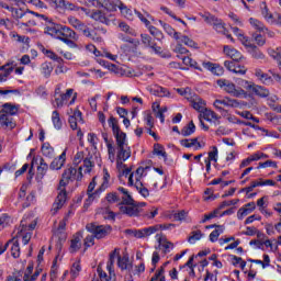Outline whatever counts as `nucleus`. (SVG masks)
I'll return each mask as SVG.
<instances>
[{
  "label": "nucleus",
  "instance_id": "f257e3e1",
  "mask_svg": "<svg viewBox=\"0 0 281 281\" xmlns=\"http://www.w3.org/2000/svg\"><path fill=\"white\" fill-rule=\"evenodd\" d=\"M82 179V167H79L76 169V167H68L67 169L64 170L61 175V179L59 180V186H58V195L55 200V203L53 204V212L56 214L58 210L67 203V186H69L70 182L74 181H80Z\"/></svg>",
  "mask_w": 281,
  "mask_h": 281
},
{
  "label": "nucleus",
  "instance_id": "f03ea898",
  "mask_svg": "<svg viewBox=\"0 0 281 281\" xmlns=\"http://www.w3.org/2000/svg\"><path fill=\"white\" fill-rule=\"evenodd\" d=\"M98 1L99 3H101L102 8H105V10H110V12H115L119 9L122 16H124V19H127V21L135 20V14L137 11L128 8L121 0H115L113 2L109 0H98Z\"/></svg>",
  "mask_w": 281,
  "mask_h": 281
},
{
  "label": "nucleus",
  "instance_id": "7ed1b4c3",
  "mask_svg": "<svg viewBox=\"0 0 281 281\" xmlns=\"http://www.w3.org/2000/svg\"><path fill=\"white\" fill-rule=\"evenodd\" d=\"M145 170H150V167H138L135 172L130 175L127 182V186H134L144 199L150 196V191H148V188L144 187V183L142 182V177H144Z\"/></svg>",
  "mask_w": 281,
  "mask_h": 281
},
{
  "label": "nucleus",
  "instance_id": "20e7f679",
  "mask_svg": "<svg viewBox=\"0 0 281 281\" xmlns=\"http://www.w3.org/2000/svg\"><path fill=\"white\" fill-rule=\"evenodd\" d=\"M171 227H175V224H158L142 229H125V234L132 238H148V236L157 234L159 229H170Z\"/></svg>",
  "mask_w": 281,
  "mask_h": 281
},
{
  "label": "nucleus",
  "instance_id": "39448f33",
  "mask_svg": "<svg viewBox=\"0 0 281 281\" xmlns=\"http://www.w3.org/2000/svg\"><path fill=\"white\" fill-rule=\"evenodd\" d=\"M119 29L121 30V32H124V34H126L119 35V38L123 41V43H130L131 45H134V47H138L139 40L131 37L137 36V31H135V29L131 27V25H128L124 21L119 22Z\"/></svg>",
  "mask_w": 281,
  "mask_h": 281
},
{
  "label": "nucleus",
  "instance_id": "423d86ee",
  "mask_svg": "<svg viewBox=\"0 0 281 281\" xmlns=\"http://www.w3.org/2000/svg\"><path fill=\"white\" fill-rule=\"evenodd\" d=\"M216 82L217 87H220L221 89H223V91L229 93L234 98H243V95H247V92L244 89H236V85L227 79H220Z\"/></svg>",
  "mask_w": 281,
  "mask_h": 281
},
{
  "label": "nucleus",
  "instance_id": "0eeeda50",
  "mask_svg": "<svg viewBox=\"0 0 281 281\" xmlns=\"http://www.w3.org/2000/svg\"><path fill=\"white\" fill-rule=\"evenodd\" d=\"M87 232H90L97 238L98 240H101V238H106L109 234L113 231V228L110 225H98L94 223L87 224L86 226Z\"/></svg>",
  "mask_w": 281,
  "mask_h": 281
},
{
  "label": "nucleus",
  "instance_id": "6e6552de",
  "mask_svg": "<svg viewBox=\"0 0 281 281\" xmlns=\"http://www.w3.org/2000/svg\"><path fill=\"white\" fill-rule=\"evenodd\" d=\"M119 210L121 214H125L126 216H139V213L142 212V210H138L135 205L133 196H127L124 202H120Z\"/></svg>",
  "mask_w": 281,
  "mask_h": 281
},
{
  "label": "nucleus",
  "instance_id": "1a4fd4ad",
  "mask_svg": "<svg viewBox=\"0 0 281 281\" xmlns=\"http://www.w3.org/2000/svg\"><path fill=\"white\" fill-rule=\"evenodd\" d=\"M35 16H41V14L33 12V11H25L22 15V19L18 21L16 25L20 30H25L26 32H32V27L36 25Z\"/></svg>",
  "mask_w": 281,
  "mask_h": 281
},
{
  "label": "nucleus",
  "instance_id": "9d476101",
  "mask_svg": "<svg viewBox=\"0 0 281 281\" xmlns=\"http://www.w3.org/2000/svg\"><path fill=\"white\" fill-rule=\"evenodd\" d=\"M203 19L205 23H207L209 25H212L213 30H215V32H217L218 34H227V29L225 27V22H223V20L210 13L203 15Z\"/></svg>",
  "mask_w": 281,
  "mask_h": 281
},
{
  "label": "nucleus",
  "instance_id": "9b49d317",
  "mask_svg": "<svg viewBox=\"0 0 281 281\" xmlns=\"http://www.w3.org/2000/svg\"><path fill=\"white\" fill-rule=\"evenodd\" d=\"M116 166L117 168H126V165H124V161H127V159H131V147L128 145H123L121 147H116Z\"/></svg>",
  "mask_w": 281,
  "mask_h": 281
},
{
  "label": "nucleus",
  "instance_id": "f8f14e48",
  "mask_svg": "<svg viewBox=\"0 0 281 281\" xmlns=\"http://www.w3.org/2000/svg\"><path fill=\"white\" fill-rule=\"evenodd\" d=\"M65 38H71V41H78V34L70 27L66 25H59V36L58 40L65 42Z\"/></svg>",
  "mask_w": 281,
  "mask_h": 281
},
{
  "label": "nucleus",
  "instance_id": "ddd939ff",
  "mask_svg": "<svg viewBox=\"0 0 281 281\" xmlns=\"http://www.w3.org/2000/svg\"><path fill=\"white\" fill-rule=\"evenodd\" d=\"M199 117H203L204 120H206V122H211L213 126H218V124H221V116H218L216 112L207 110V108L204 109V111L199 115Z\"/></svg>",
  "mask_w": 281,
  "mask_h": 281
},
{
  "label": "nucleus",
  "instance_id": "4468645a",
  "mask_svg": "<svg viewBox=\"0 0 281 281\" xmlns=\"http://www.w3.org/2000/svg\"><path fill=\"white\" fill-rule=\"evenodd\" d=\"M36 225H37L36 220L24 217L20 223L18 234H23V232H34V229H36Z\"/></svg>",
  "mask_w": 281,
  "mask_h": 281
},
{
  "label": "nucleus",
  "instance_id": "2eb2a0df",
  "mask_svg": "<svg viewBox=\"0 0 281 281\" xmlns=\"http://www.w3.org/2000/svg\"><path fill=\"white\" fill-rule=\"evenodd\" d=\"M81 247H82V232H78L72 236L70 240L69 251L70 254H76L77 251H80Z\"/></svg>",
  "mask_w": 281,
  "mask_h": 281
},
{
  "label": "nucleus",
  "instance_id": "dca6fc26",
  "mask_svg": "<svg viewBox=\"0 0 281 281\" xmlns=\"http://www.w3.org/2000/svg\"><path fill=\"white\" fill-rule=\"evenodd\" d=\"M189 102H191V106L198 111L200 114L205 111L206 103L201 97L193 94L189 99Z\"/></svg>",
  "mask_w": 281,
  "mask_h": 281
},
{
  "label": "nucleus",
  "instance_id": "f3484780",
  "mask_svg": "<svg viewBox=\"0 0 281 281\" xmlns=\"http://www.w3.org/2000/svg\"><path fill=\"white\" fill-rule=\"evenodd\" d=\"M181 146H183L184 148H194V150H199L202 147L205 146V144H201V142H199V138H184L182 140H180Z\"/></svg>",
  "mask_w": 281,
  "mask_h": 281
},
{
  "label": "nucleus",
  "instance_id": "a211bd4d",
  "mask_svg": "<svg viewBox=\"0 0 281 281\" xmlns=\"http://www.w3.org/2000/svg\"><path fill=\"white\" fill-rule=\"evenodd\" d=\"M202 65L204 69H207L209 71H211V74H214V76H223V74H225V70L218 64H213L212 61H204Z\"/></svg>",
  "mask_w": 281,
  "mask_h": 281
},
{
  "label": "nucleus",
  "instance_id": "6ab92c4d",
  "mask_svg": "<svg viewBox=\"0 0 281 281\" xmlns=\"http://www.w3.org/2000/svg\"><path fill=\"white\" fill-rule=\"evenodd\" d=\"M65 161H67V151H63L60 156L55 158L50 165L49 169L50 170H60L63 166H65Z\"/></svg>",
  "mask_w": 281,
  "mask_h": 281
},
{
  "label": "nucleus",
  "instance_id": "aec40b11",
  "mask_svg": "<svg viewBox=\"0 0 281 281\" xmlns=\"http://www.w3.org/2000/svg\"><path fill=\"white\" fill-rule=\"evenodd\" d=\"M255 76L262 82V85H273V77H271L269 74H266L260 68L255 69Z\"/></svg>",
  "mask_w": 281,
  "mask_h": 281
},
{
  "label": "nucleus",
  "instance_id": "412c9836",
  "mask_svg": "<svg viewBox=\"0 0 281 281\" xmlns=\"http://www.w3.org/2000/svg\"><path fill=\"white\" fill-rule=\"evenodd\" d=\"M0 125L2 128H8L9 131H12V128L16 127V123H14V119L8 114H1L0 115Z\"/></svg>",
  "mask_w": 281,
  "mask_h": 281
},
{
  "label": "nucleus",
  "instance_id": "4be33fe9",
  "mask_svg": "<svg viewBox=\"0 0 281 281\" xmlns=\"http://www.w3.org/2000/svg\"><path fill=\"white\" fill-rule=\"evenodd\" d=\"M60 10H68L70 12H78L79 10H82L85 12V8H80L76 4H74L72 2H69L67 0H59V4L58 7Z\"/></svg>",
  "mask_w": 281,
  "mask_h": 281
},
{
  "label": "nucleus",
  "instance_id": "5701e85b",
  "mask_svg": "<svg viewBox=\"0 0 281 281\" xmlns=\"http://www.w3.org/2000/svg\"><path fill=\"white\" fill-rule=\"evenodd\" d=\"M224 54L229 56L234 63H238V60L243 59V54H240L236 48H231L229 46H224Z\"/></svg>",
  "mask_w": 281,
  "mask_h": 281
},
{
  "label": "nucleus",
  "instance_id": "b1692460",
  "mask_svg": "<svg viewBox=\"0 0 281 281\" xmlns=\"http://www.w3.org/2000/svg\"><path fill=\"white\" fill-rule=\"evenodd\" d=\"M148 91L151 93V95H157L158 98H168V95H170V91L160 86L148 88Z\"/></svg>",
  "mask_w": 281,
  "mask_h": 281
},
{
  "label": "nucleus",
  "instance_id": "393cba45",
  "mask_svg": "<svg viewBox=\"0 0 281 281\" xmlns=\"http://www.w3.org/2000/svg\"><path fill=\"white\" fill-rule=\"evenodd\" d=\"M44 34H48V36H53V38H58L60 34V24H50L46 26Z\"/></svg>",
  "mask_w": 281,
  "mask_h": 281
},
{
  "label": "nucleus",
  "instance_id": "a878e982",
  "mask_svg": "<svg viewBox=\"0 0 281 281\" xmlns=\"http://www.w3.org/2000/svg\"><path fill=\"white\" fill-rule=\"evenodd\" d=\"M91 19H93V21H99V23H103L104 25H111V20H109L102 11H94Z\"/></svg>",
  "mask_w": 281,
  "mask_h": 281
},
{
  "label": "nucleus",
  "instance_id": "bb28decb",
  "mask_svg": "<svg viewBox=\"0 0 281 281\" xmlns=\"http://www.w3.org/2000/svg\"><path fill=\"white\" fill-rule=\"evenodd\" d=\"M2 113H4V115H16L19 113V105L4 103L2 105Z\"/></svg>",
  "mask_w": 281,
  "mask_h": 281
},
{
  "label": "nucleus",
  "instance_id": "cd10ccee",
  "mask_svg": "<svg viewBox=\"0 0 281 281\" xmlns=\"http://www.w3.org/2000/svg\"><path fill=\"white\" fill-rule=\"evenodd\" d=\"M261 14L268 23H276V18H273V14L269 12V8L266 2H262L261 4Z\"/></svg>",
  "mask_w": 281,
  "mask_h": 281
},
{
  "label": "nucleus",
  "instance_id": "c85d7f7f",
  "mask_svg": "<svg viewBox=\"0 0 281 281\" xmlns=\"http://www.w3.org/2000/svg\"><path fill=\"white\" fill-rule=\"evenodd\" d=\"M68 23H69V25L75 27V30H78L79 32H82L85 30V27L87 26L82 21H80L76 16L68 18Z\"/></svg>",
  "mask_w": 281,
  "mask_h": 281
},
{
  "label": "nucleus",
  "instance_id": "c756f323",
  "mask_svg": "<svg viewBox=\"0 0 281 281\" xmlns=\"http://www.w3.org/2000/svg\"><path fill=\"white\" fill-rule=\"evenodd\" d=\"M195 131H196V126L194 125V122L191 121L187 126H184L181 130L180 135H182V137H190V135H193Z\"/></svg>",
  "mask_w": 281,
  "mask_h": 281
},
{
  "label": "nucleus",
  "instance_id": "7c9ffc66",
  "mask_svg": "<svg viewBox=\"0 0 281 281\" xmlns=\"http://www.w3.org/2000/svg\"><path fill=\"white\" fill-rule=\"evenodd\" d=\"M251 91L255 93V95H259V98H268L269 95V89L262 86L254 85Z\"/></svg>",
  "mask_w": 281,
  "mask_h": 281
},
{
  "label": "nucleus",
  "instance_id": "2f4dec72",
  "mask_svg": "<svg viewBox=\"0 0 281 281\" xmlns=\"http://www.w3.org/2000/svg\"><path fill=\"white\" fill-rule=\"evenodd\" d=\"M160 23H161V25H162L165 32H167V34H168L169 36H173V38H175L176 41H179V40L181 38V33L175 31V29H172V26H170V24L162 23L161 21H160Z\"/></svg>",
  "mask_w": 281,
  "mask_h": 281
},
{
  "label": "nucleus",
  "instance_id": "473e14b6",
  "mask_svg": "<svg viewBox=\"0 0 281 281\" xmlns=\"http://www.w3.org/2000/svg\"><path fill=\"white\" fill-rule=\"evenodd\" d=\"M42 155L48 159H54V147L49 143H44L42 145Z\"/></svg>",
  "mask_w": 281,
  "mask_h": 281
},
{
  "label": "nucleus",
  "instance_id": "72a5a7b5",
  "mask_svg": "<svg viewBox=\"0 0 281 281\" xmlns=\"http://www.w3.org/2000/svg\"><path fill=\"white\" fill-rule=\"evenodd\" d=\"M108 124L110 128H112L113 135L122 132V130L120 128V123L117 122V119H115L113 115L109 117Z\"/></svg>",
  "mask_w": 281,
  "mask_h": 281
},
{
  "label": "nucleus",
  "instance_id": "f704fd0d",
  "mask_svg": "<svg viewBox=\"0 0 281 281\" xmlns=\"http://www.w3.org/2000/svg\"><path fill=\"white\" fill-rule=\"evenodd\" d=\"M182 61H183V65L193 67V69H198V71H203V68L199 66V63H196V60L192 59V57L190 56L182 57Z\"/></svg>",
  "mask_w": 281,
  "mask_h": 281
},
{
  "label": "nucleus",
  "instance_id": "c9c22d12",
  "mask_svg": "<svg viewBox=\"0 0 281 281\" xmlns=\"http://www.w3.org/2000/svg\"><path fill=\"white\" fill-rule=\"evenodd\" d=\"M41 71L44 78H49L52 76V71H54V66L52 65V63H44L41 66Z\"/></svg>",
  "mask_w": 281,
  "mask_h": 281
},
{
  "label": "nucleus",
  "instance_id": "e433bc0d",
  "mask_svg": "<svg viewBox=\"0 0 281 281\" xmlns=\"http://www.w3.org/2000/svg\"><path fill=\"white\" fill-rule=\"evenodd\" d=\"M116 139V146L117 148L121 146H126V133L124 132H116V134H113Z\"/></svg>",
  "mask_w": 281,
  "mask_h": 281
},
{
  "label": "nucleus",
  "instance_id": "4c0bfd02",
  "mask_svg": "<svg viewBox=\"0 0 281 281\" xmlns=\"http://www.w3.org/2000/svg\"><path fill=\"white\" fill-rule=\"evenodd\" d=\"M249 23L255 27V30H258V32H268L267 26L257 19L250 18Z\"/></svg>",
  "mask_w": 281,
  "mask_h": 281
},
{
  "label": "nucleus",
  "instance_id": "58836bf2",
  "mask_svg": "<svg viewBox=\"0 0 281 281\" xmlns=\"http://www.w3.org/2000/svg\"><path fill=\"white\" fill-rule=\"evenodd\" d=\"M52 122L57 131H60L63 128V121L60 120V114L58 113V111L53 112Z\"/></svg>",
  "mask_w": 281,
  "mask_h": 281
},
{
  "label": "nucleus",
  "instance_id": "ea45409f",
  "mask_svg": "<svg viewBox=\"0 0 281 281\" xmlns=\"http://www.w3.org/2000/svg\"><path fill=\"white\" fill-rule=\"evenodd\" d=\"M47 170H49V165L45 162V158H41L40 166L37 167V175H41V177H45V175H47Z\"/></svg>",
  "mask_w": 281,
  "mask_h": 281
},
{
  "label": "nucleus",
  "instance_id": "a19ab883",
  "mask_svg": "<svg viewBox=\"0 0 281 281\" xmlns=\"http://www.w3.org/2000/svg\"><path fill=\"white\" fill-rule=\"evenodd\" d=\"M178 41H180V43H184V45H187L188 47H193L194 49H199V44H196L194 40H191L186 35H180V38Z\"/></svg>",
  "mask_w": 281,
  "mask_h": 281
},
{
  "label": "nucleus",
  "instance_id": "79ce46f5",
  "mask_svg": "<svg viewBox=\"0 0 281 281\" xmlns=\"http://www.w3.org/2000/svg\"><path fill=\"white\" fill-rule=\"evenodd\" d=\"M111 179V175L109 173V170L106 168L103 169V182L101 187L99 188L100 192H104L106 188H109V180Z\"/></svg>",
  "mask_w": 281,
  "mask_h": 281
},
{
  "label": "nucleus",
  "instance_id": "37998d69",
  "mask_svg": "<svg viewBox=\"0 0 281 281\" xmlns=\"http://www.w3.org/2000/svg\"><path fill=\"white\" fill-rule=\"evenodd\" d=\"M201 238H203V233L201 231H193L188 238V243H190V245H194V243H196V240H201Z\"/></svg>",
  "mask_w": 281,
  "mask_h": 281
},
{
  "label": "nucleus",
  "instance_id": "c03bdc74",
  "mask_svg": "<svg viewBox=\"0 0 281 281\" xmlns=\"http://www.w3.org/2000/svg\"><path fill=\"white\" fill-rule=\"evenodd\" d=\"M148 30H149L151 36L156 38V41H164V33H161V31H159V29L150 25L148 27Z\"/></svg>",
  "mask_w": 281,
  "mask_h": 281
},
{
  "label": "nucleus",
  "instance_id": "a18cd8bd",
  "mask_svg": "<svg viewBox=\"0 0 281 281\" xmlns=\"http://www.w3.org/2000/svg\"><path fill=\"white\" fill-rule=\"evenodd\" d=\"M12 71H14V68L7 66L3 69V72H0V82H7L8 78H10V74H12Z\"/></svg>",
  "mask_w": 281,
  "mask_h": 281
},
{
  "label": "nucleus",
  "instance_id": "49530a36",
  "mask_svg": "<svg viewBox=\"0 0 281 281\" xmlns=\"http://www.w3.org/2000/svg\"><path fill=\"white\" fill-rule=\"evenodd\" d=\"M205 161H218V148L216 146H213L212 150L209 151V157L205 159Z\"/></svg>",
  "mask_w": 281,
  "mask_h": 281
},
{
  "label": "nucleus",
  "instance_id": "de8ad7c7",
  "mask_svg": "<svg viewBox=\"0 0 281 281\" xmlns=\"http://www.w3.org/2000/svg\"><path fill=\"white\" fill-rule=\"evenodd\" d=\"M93 166H95L93 162V156H89L83 159V168H86L85 172H91Z\"/></svg>",
  "mask_w": 281,
  "mask_h": 281
},
{
  "label": "nucleus",
  "instance_id": "09e8293b",
  "mask_svg": "<svg viewBox=\"0 0 281 281\" xmlns=\"http://www.w3.org/2000/svg\"><path fill=\"white\" fill-rule=\"evenodd\" d=\"M115 258H117V260H120V250L119 248H115L111 254H110V258L108 261V265L110 268L113 267V265H115Z\"/></svg>",
  "mask_w": 281,
  "mask_h": 281
},
{
  "label": "nucleus",
  "instance_id": "8fccbe9b",
  "mask_svg": "<svg viewBox=\"0 0 281 281\" xmlns=\"http://www.w3.org/2000/svg\"><path fill=\"white\" fill-rule=\"evenodd\" d=\"M138 19L142 21V23H144L147 27L148 25H150V21H148V19H151L150 14H148V12H139V11H136V13Z\"/></svg>",
  "mask_w": 281,
  "mask_h": 281
},
{
  "label": "nucleus",
  "instance_id": "3c124183",
  "mask_svg": "<svg viewBox=\"0 0 281 281\" xmlns=\"http://www.w3.org/2000/svg\"><path fill=\"white\" fill-rule=\"evenodd\" d=\"M100 189L97 190L94 193H90L88 194V199L86 200L83 207L87 210L89 207V205H91L93 203V201L95 200V196H98L100 194Z\"/></svg>",
  "mask_w": 281,
  "mask_h": 281
},
{
  "label": "nucleus",
  "instance_id": "603ef678",
  "mask_svg": "<svg viewBox=\"0 0 281 281\" xmlns=\"http://www.w3.org/2000/svg\"><path fill=\"white\" fill-rule=\"evenodd\" d=\"M117 267H120V269H122V271L126 270V269H131V265L128 263V259L125 257H119L117 260Z\"/></svg>",
  "mask_w": 281,
  "mask_h": 281
},
{
  "label": "nucleus",
  "instance_id": "864d4df0",
  "mask_svg": "<svg viewBox=\"0 0 281 281\" xmlns=\"http://www.w3.org/2000/svg\"><path fill=\"white\" fill-rule=\"evenodd\" d=\"M11 256L19 258L21 256V247L19 246V240H14L11 247Z\"/></svg>",
  "mask_w": 281,
  "mask_h": 281
},
{
  "label": "nucleus",
  "instance_id": "5fc2aeb1",
  "mask_svg": "<svg viewBox=\"0 0 281 281\" xmlns=\"http://www.w3.org/2000/svg\"><path fill=\"white\" fill-rule=\"evenodd\" d=\"M97 273L99 276L100 281H111V277L109 274H106V272H104V270H102V266H98L97 268Z\"/></svg>",
  "mask_w": 281,
  "mask_h": 281
},
{
  "label": "nucleus",
  "instance_id": "6e6d98bb",
  "mask_svg": "<svg viewBox=\"0 0 281 281\" xmlns=\"http://www.w3.org/2000/svg\"><path fill=\"white\" fill-rule=\"evenodd\" d=\"M154 153L156 155H159L160 157H164V159L168 157V154H166V150H164V146H161L160 144L154 145Z\"/></svg>",
  "mask_w": 281,
  "mask_h": 281
},
{
  "label": "nucleus",
  "instance_id": "4d7b16f0",
  "mask_svg": "<svg viewBox=\"0 0 281 281\" xmlns=\"http://www.w3.org/2000/svg\"><path fill=\"white\" fill-rule=\"evenodd\" d=\"M156 238H157L159 245H161V243H162V247L165 249H170V247H172V243L166 241V237L165 236L157 234Z\"/></svg>",
  "mask_w": 281,
  "mask_h": 281
},
{
  "label": "nucleus",
  "instance_id": "13d9d810",
  "mask_svg": "<svg viewBox=\"0 0 281 281\" xmlns=\"http://www.w3.org/2000/svg\"><path fill=\"white\" fill-rule=\"evenodd\" d=\"M237 85H239V87H241L243 89H246L247 91H251V89H254V83L245 79H239L237 81Z\"/></svg>",
  "mask_w": 281,
  "mask_h": 281
},
{
  "label": "nucleus",
  "instance_id": "bf43d9fd",
  "mask_svg": "<svg viewBox=\"0 0 281 281\" xmlns=\"http://www.w3.org/2000/svg\"><path fill=\"white\" fill-rule=\"evenodd\" d=\"M54 106L57 109H63V106H65V102L63 101V95L61 94H54Z\"/></svg>",
  "mask_w": 281,
  "mask_h": 281
},
{
  "label": "nucleus",
  "instance_id": "052dcab7",
  "mask_svg": "<svg viewBox=\"0 0 281 281\" xmlns=\"http://www.w3.org/2000/svg\"><path fill=\"white\" fill-rule=\"evenodd\" d=\"M177 92L180 94V95H184L186 99L190 100L192 98V90L190 88H178L177 89Z\"/></svg>",
  "mask_w": 281,
  "mask_h": 281
},
{
  "label": "nucleus",
  "instance_id": "680f3d73",
  "mask_svg": "<svg viewBox=\"0 0 281 281\" xmlns=\"http://www.w3.org/2000/svg\"><path fill=\"white\" fill-rule=\"evenodd\" d=\"M222 234H223V228H221V229H214V231L210 234V236H209L211 243H216V240H218V236H221Z\"/></svg>",
  "mask_w": 281,
  "mask_h": 281
},
{
  "label": "nucleus",
  "instance_id": "e2e57ef3",
  "mask_svg": "<svg viewBox=\"0 0 281 281\" xmlns=\"http://www.w3.org/2000/svg\"><path fill=\"white\" fill-rule=\"evenodd\" d=\"M36 201V195L34 192H31L27 196L25 202L22 204L23 207H30L31 203H34Z\"/></svg>",
  "mask_w": 281,
  "mask_h": 281
},
{
  "label": "nucleus",
  "instance_id": "0e129e2a",
  "mask_svg": "<svg viewBox=\"0 0 281 281\" xmlns=\"http://www.w3.org/2000/svg\"><path fill=\"white\" fill-rule=\"evenodd\" d=\"M251 49L252 58H256L257 60H262V58H265V54H262V52H260L257 46L252 47Z\"/></svg>",
  "mask_w": 281,
  "mask_h": 281
},
{
  "label": "nucleus",
  "instance_id": "69168bd1",
  "mask_svg": "<svg viewBox=\"0 0 281 281\" xmlns=\"http://www.w3.org/2000/svg\"><path fill=\"white\" fill-rule=\"evenodd\" d=\"M252 38L257 43V45H259V47H262V45L267 43V40H265L262 35L258 33L252 34Z\"/></svg>",
  "mask_w": 281,
  "mask_h": 281
},
{
  "label": "nucleus",
  "instance_id": "338daca9",
  "mask_svg": "<svg viewBox=\"0 0 281 281\" xmlns=\"http://www.w3.org/2000/svg\"><path fill=\"white\" fill-rule=\"evenodd\" d=\"M270 55L272 56V58H274L276 60H278L279 63V69H281V48H277V50H272L270 53Z\"/></svg>",
  "mask_w": 281,
  "mask_h": 281
},
{
  "label": "nucleus",
  "instance_id": "774afa93",
  "mask_svg": "<svg viewBox=\"0 0 281 281\" xmlns=\"http://www.w3.org/2000/svg\"><path fill=\"white\" fill-rule=\"evenodd\" d=\"M105 199L108 203H117V201H120V196H117V193H108Z\"/></svg>",
  "mask_w": 281,
  "mask_h": 281
}]
</instances>
